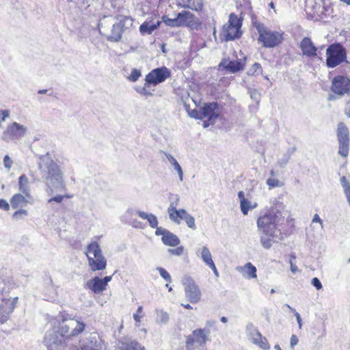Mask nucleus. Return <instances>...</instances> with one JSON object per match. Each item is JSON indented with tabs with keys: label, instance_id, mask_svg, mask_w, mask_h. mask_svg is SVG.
I'll return each instance as SVG.
<instances>
[{
	"label": "nucleus",
	"instance_id": "f257e3e1",
	"mask_svg": "<svg viewBox=\"0 0 350 350\" xmlns=\"http://www.w3.org/2000/svg\"><path fill=\"white\" fill-rule=\"evenodd\" d=\"M86 325L69 314L62 316V322L58 327L57 333L64 339H71L78 336L85 329Z\"/></svg>",
	"mask_w": 350,
	"mask_h": 350
},
{
	"label": "nucleus",
	"instance_id": "f03ea898",
	"mask_svg": "<svg viewBox=\"0 0 350 350\" xmlns=\"http://www.w3.org/2000/svg\"><path fill=\"white\" fill-rule=\"evenodd\" d=\"M85 255L88 265L92 271L103 270L107 267V260L103 255L100 245L97 242H92L87 246Z\"/></svg>",
	"mask_w": 350,
	"mask_h": 350
},
{
	"label": "nucleus",
	"instance_id": "7ed1b4c3",
	"mask_svg": "<svg viewBox=\"0 0 350 350\" xmlns=\"http://www.w3.org/2000/svg\"><path fill=\"white\" fill-rule=\"evenodd\" d=\"M39 169L43 174V177L51 182L62 183L63 174L58 164L49 157L41 158Z\"/></svg>",
	"mask_w": 350,
	"mask_h": 350
},
{
	"label": "nucleus",
	"instance_id": "20e7f679",
	"mask_svg": "<svg viewBox=\"0 0 350 350\" xmlns=\"http://www.w3.org/2000/svg\"><path fill=\"white\" fill-rule=\"evenodd\" d=\"M281 214L275 213L272 210L258 219L257 226L262 234L269 237H273L276 227L281 221Z\"/></svg>",
	"mask_w": 350,
	"mask_h": 350
},
{
	"label": "nucleus",
	"instance_id": "39448f33",
	"mask_svg": "<svg viewBox=\"0 0 350 350\" xmlns=\"http://www.w3.org/2000/svg\"><path fill=\"white\" fill-rule=\"evenodd\" d=\"M259 37L258 41L265 48H273L282 43L283 38L282 33L276 31H271L262 23H255Z\"/></svg>",
	"mask_w": 350,
	"mask_h": 350
},
{
	"label": "nucleus",
	"instance_id": "423d86ee",
	"mask_svg": "<svg viewBox=\"0 0 350 350\" xmlns=\"http://www.w3.org/2000/svg\"><path fill=\"white\" fill-rule=\"evenodd\" d=\"M242 21L234 14H230L228 21L223 26V33L226 41L239 38L242 35L241 27Z\"/></svg>",
	"mask_w": 350,
	"mask_h": 350
},
{
	"label": "nucleus",
	"instance_id": "0eeeda50",
	"mask_svg": "<svg viewBox=\"0 0 350 350\" xmlns=\"http://www.w3.org/2000/svg\"><path fill=\"white\" fill-rule=\"evenodd\" d=\"M326 64L329 68H334L346 61V51L339 44H331L326 50Z\"/></svg>",
	"mask_w": 350,
	"mask_h": 350
},
{
	"label": "nucleus",
	"instance_id": "6e6552de",
	"mask_svg": "<svg viewBox=\"0 0 350 350\" xmlns=\"http://www.w3.org/2000/svg\"><path fill=\"white\" fill-rule=\"evenodd\" d=\"M186 297L191 303H198L201 298V291L194 280L189 276L183 280Z\"/></svg>",
	"mask_w": 350,
	"mask_h": 350
},
{
	"label": "nucleus",
	"instance_id": "1a4fd4ad",
	"mask_svg": "<svg viewBox=\"0 0 350 350\" xmlns=\"http://www.w3.org/2000/svg\"><path fill=\"white\" fill-rule=\"evenodd\" d=\"M170 75V70L165 66L153 69L146 75L145 85H156L165 81Z\"/></svg>",
	"mask_w": 350,
	"mask_h": 350
},
{
	"label": "nucleus",
	"instance_id": "9d476101",
	"mask_svg": "<svg viewBox=\"0 0 350 350\" xmlns=\"http://www.w3.org/2000/svg\"><path fill=\"white\" fill-rule=\"evenodd\" d=\"M331 90L338 96L350 94V79L342 75L335 77L332 81Z\"/></svg>",
	"mask_w": 350,
	"mask_h": 350
},
{
	"label": "nucleus",
	"instance_id": "9b49d317",
	"mask_svg": "<svg viewBox=\"0 0 350 350\" xmlns=\"http://www.w3.org/2000/svg\"><path fill=\"white\" fill-rule=\"evenodd\" d=\"M180 27H187L191 29H198L201 22L198 17L189 11H182L178 14Z\"/></svg>",
	"mask_w": 350,
	"mask_h": 350
},
{
	"label": "nucleus",
	"instance_id": "f8f14e48",
	"mask_svg": "<svg viewBox=\"0 0 350 350\" xmlns=\"http://www.w3.org/2000/svg\"><path fill=\"white\" fill-rule=\"evenodd\" d=\"M246 331L249 335L250 339L253 344L259 346L264 350H268L270 346L266 338L263 337L256 327L250 323L246 326Z\"/></svg>",
	"mask_w": 350,
	"mask_h": 350
},
{
	"label": "nucleus",
	"instance_id": "ddd939ff",
	"mask_svg": "<svg viewBox=\"0 0 350 350\" xmlns=\"http://www.w3.org/2000/svg\"><path fill=\"white\" fill-rule=\"evenodd\" d=\"M25 133V128L17 122L10 124L3 132V139L6 141L21 138Z\"/></svg>",
	"mask_w": 350,
	"mask_h": 350
},
{
	"label": "nucleus",
	"instance_id": "4468645a",
	"mask_svg": "<svg viewBox=\"0 0 350 350\" xmlns=\"http://www.w3.org/2000/svg\"><path fill=\"white\" fill-rule=\"evenodd\" d=\"M109 282V276H105L103 279L96 276L86 282L85 288L94 293H100L106 289Z\"/></svg>",
	"mask_w": 350,
	"mask_h": 350
},
{
	"label": "nucleus",
	"instance_id": "2eb2a0df",
	"mask_svg": "<svg viewBox=\"0 0 350 350\" xmlns=\"http://www.w3.org/2000/svg\"><path fill=\"white\" fill-rule=\"evenodd\" d=\"M219 115V109L217 103H208L202 107V116L207 118L211 123H215Z\"/></svg>",
	"mask_w": 350,
	"mask_h": 350
},
{
	"label": "nucleus",
	"instance_id": "dca6fc26",
	"mask_svg": "<svg viewBox=\"0 0 350 350\" xmlns=\"http://www.w3.org/2000/svg\"><path fill=\"white\" fill-rule=\"evenodd\" d=\"M244 62L242 59L229 60L223 59L219 64V67H223L229 72L235 73L244 68Z\"/></svg>",
	"mask_w": 350,
	"mask_h": 350
},
{
	"label": "nucleus",
	"instance_id": "f3484780",
	"mask_svg": "<svg viewBox=\"0 0 350 350\" xmlns=\"http://www.w3.org/2000/svg\"><path fill=\"white\" fill-rule=\"evenodd\" d=\"M32 200V196L27 197L22 193H17L14 194L10 198V205L13 209L22 208L25 206L28 203H31Z\"/></svg>",
	"mask_w": 350,
	"mask_h": 350
},
{
	"label": "nucleus",
	"instance_id": "a211bd4d",
	"mask_svg": "<svg viewBox=\"0 0 350 350\" xmlns=\"http://www.w3.org/2000/svg\"><path fill=\"white\" fill-rule=\"evenodd\" d=\"M115 350H144V347L135 340L124 338L119 340Z\"/></svg>",
	"mask_w": 350,
	"mask_h": 350
},
{
	"label": "nucleus",
	"instance_id": "6ab92c4d",
	"mask_svg": "<svg viewBox=\"0 0 350 350\" xmlns=\"http://www.w3.org/2000/svg\"><path fill=\"white\" fill-rule=\"evenodd\" d=\"M300 48L305 56L313 57L317 55V47L309 38L306 37L301 40Z\"/></svg>",
	"mask_w": 350,
	"mask_h": 350
},
{
	"label": "nucleus",
	"instance_id": "aec40b11",
	"mask_svg": "<svg viewBox=\"0 0 350 350\" xmlns=\"http://www.w3.org/2000/svg\"><path fill=\"white\" fill-rule=\"evenodd\" d=\"M236 269L246 279L250 280L257 278L256 268L251 262H247L244 266L237 267Z\"/></svg>",
	"mask_w": 350,
	"mask_h": 350
},
{
	"label": "nucleus",
	"instance_id": "412c9836",
	"mask_svg": "<svg viewBox=\"0 0 350 350\" xmlns=\"http://www.w3.org/2000/svg\"><path fill=\"white\" fill-rule=\"evenodd\" d=\"M168 214L170 219L176 224H180V219L184 220L185 218L189 215L185 209H177L174 207L171 208V212H169Z\"/></svg>",
	"mask_w": 350,
	"mask_h": 350
},
{
	"label": "nucleus",
	"instance_id": "4be33fe9",
	"mask_svg": "<svg viewBox=\"0 0 350 350\" xmlns=\"http://www.w3.org/2000/svg\"><path fill=\"white\" fill-rule=\"evenodd\" d=\"M209 334L210 331L208 329H197L193 332V337L196 343L200 346H203L208 340Z\"/></svg>",
	"mask_w": 350,
	"mask_h": 350
},
{
	"label": "nucleus",
	"instance_id": "5701e85b",
	"mask_svg": "<svg viewBox=\"0 0 350 350\" xmlns=\"http://www.w3.org/2000/svg\"><path fill=\"white\" fill-rule=\"evenodd\" d=\"M18 190L27 197H31L29 189V181L28 177L25 174H22L18 177Z\"/></svg>",
	"mask_w": 350,
	"mask_h": 350
},
{
	"label": "nucleus",
	"instance_id": "b1692460",
	"mask_svg": "<svg viewBox=\"0 0 350 350\" xmlns=\"http://www.w3.org/2000/svg\"><path fill=\"white\" fill-rule=\"evenodd\" d=\"M124 21L120 20V21L113 25L112 35H111V41L118 42L122 37V33L124 31Z\"/></svg>",
	"mask_w": 350,
	"mask_h": 350
},
{
	"label": "nucleus",
	"instance_id": "393cba45",
	"mask_svg": "<svg viewBox=\"0 0 350 350\" xmlns=\"http://www.w3.org/2000/svg\"><path fill=\"white\" fill-rule=\"evenodd\" d=\"M337 137L338 143L343 142H349V130L343 123H340L338 125Z\"/></svg>",
	"mask_w": 350,
	"mask_h": 350
},
{
	"label": "nucleus",
	"instance_id": "a878e982",
	"mask_svg": "<svg viewBox=\"0 0 350 350\" xmlns=\"http://www.w3.org/2000/svg\"><path fill=\"white\" fill-rule=\"evenodd\" d=\"M18 299V298L17 297L13 298L2 297L0 307H2L3 309L6 310L7 311L8 309H10L12 313L16 308Z\"/></svg>",
	"mask_w": 350,
	"mask_h": 350
},
{
	"label": "nucleus",
	"instance_id": "bb28decb",
	"mask_svg": "<svg viewBox=\"0 0 350 350\" xmlns=\"http://www.w3.org/2000/svg\"><path fill=\"white\" fill-rule=\"evenodd\" d=\"M161 22L158 21L154 24H151L149 22H144L139 27V31L142 34H151L153 31L159 27Z\"/></svg>",
	"mask_w": 350,
	"mask_h": 350
},
{
	"label": "nucleus",
	"instance_id": "cd10ccee",
	"mask_svg": "<svg viewBox=\"0 0 350 350\" xmlns=\"http://www.w3.org/2000/svg\"><path fill=\"white\" fill-rule=\"evenodd\" d=\"M162 241L165 245L172 247L176 246L180 243L178 237L170 231L165 235V237H162Z\"/></svg>",
	"mask_w": 350,
	"mask_h": 350
},
{
	"label": "nucleus",
	"instance_id": "c85d7f7f",
	"mask_svg": "<svg viewBox=\"0 0 350 350\" xmlns=\"http://www.w3.org/2000/svg\"><path fill=\"white\" fill-rule=\"evenodd\" d=\"M164 154H165L166 158L167 159V160L169 161V162L170 163V164L173 166L174 170L177 172L180 181H183V172L181 166L179 165L178 161L176 160V159L172 155H171L170 154L166 153V152H165Z\"/></svg>",
	"mask_w": 350,
	"mask_h": 350
},
{
	"label": "nucleus",
	"instance_id": "c756f323",
	"mask_svg": "<svg viewBox=\"0 0 350 350\" xmlns=\"http://www.w3.org/2000/svg\"><path fill=\"white\" fill-rule=\"evenodd\" d=\"M343 192L347 198V201L350 206V182L346 178L345 176H342L340 179Z\"/></svg>",
	"mask_w": 350,
	"mask_h": 350
},
{
	"label": "nucleus",
	"instance_id": "7c9ffc66",
	"mask_svg": "<svg viewBox=\"0 0 350 350\" xmlns=\"http://www.w3.org/2000/svg\"><path fill=\"white\" fill-rule=\"evenodd\" d=\"M157 319L156 321L159 325H165L169 321L168 314L163 310H157Z\"/></svg>",
	"mask_w": 350,
	"mask_h": 350
},
{
	"label": "nucleus",
	"instance_id": "2f4dec72",
	"mask_svg": "<svg viewBox=\"0 0 350 350\" xmlns=\"http://www.w3.org/2000/svg\"><path fill=\"white\" fill-rule=\"evenodd\" d=\"M256 206V203L254 206H252L251 202L250 200H248L247 199L243 200L240 202L241 210L242 213L244 215H247L249 210L253 209Z\"/></svg>",
	"mask_w": 350,
	"mask_h": 350
},
{
	"label": "nucleus",
	"instance_id": "473e14b6",
	"mask_svg": "<svg viewBox=\"0 0 350 350\" xmlns=\"http://www.w3.org/2000/svg\"><path fill=\"white\" fill-rule=\"evenodd\" d=\"M201 258L206 265H208L213 261L211 252L206 246H204L202 248Z\"/></svg>",
	"mask_w": 350,
	"mask_h": 350
},
{
	"label": "nucleus",
	"instance_id": "72a5a7b5",
	"mask_svg": "<svg viewBox=\"0 0 350 350\" xmlns=\"http://www.w3.org/2000/svg\"><path fill=\"white\" fill-rule=\"evenodd\" d=\"M338 154L343 157H347L349 154V142H339Z\"/></svg>",
	"mask_w": 350,
	"mask_h": 350
},
{
	"label": "nucleus",
	"instance_id": "f704fd0d",
	"mask_svg": "<svg viewBox=\"0 0 350 350\" xmlns=\"http://www.w3.org/2000/svg\"><path fill=\"white\" fill-rule=\"evenodd\" d=\"M162 19H163V21L164 22V23L167 26L172 27H180L179 21L178 19V14H176V16L174 18H170L166 16H163Z\"/></svg>",
	"mask_w": 350,
	"mask_h": 350
},
{
	"label": "nucleus",
	"instance_id": "c9c22d12",
	"mask_svg": "<svg viewBox=\"0 0 350 350\" xmlns=\"http://www.w3.org/2000/svg\"><path fill=\"white\" fill-rule=\"evenodd\" d=\"M169 200L170 201V204L167 208V213L171 212V208L172 207L176 208L179 204L180 196L178 194H170Z\"/></svg>",
	"mask_w": 350,
	"mask_h": 350
},
{
	"label": "nucleus",
	"instance_id": "e433bc0d",
	"mask_svg": "<svg viewBox=\"0 0 350 350\" xmlns=\"http://www.w3.org/2000/svg\"><path fill=\"white\" fill-rule=\"evenodd\" d=\"M10 309H8L7 311L6 310L3 309L2 307H0V323H5L10 319Z\"/></svg>",
	"mask_w": 350,
	"mask_h": 350
},
{
	"label": "nucleus",
	"instance_id": "4c0bfd02",
	"mask_svg": "<svg viewBox=\"0 0 350 350\" xmlns=\"http://www.w3.org/2000/svg\"><path fill=\"white\" fill-rule=\"evenodd\" d=\"M291 153H286L284 154L282 158L279 159L278 161V163L279 166L282 168H284L286 166V165L288 163V161L291 159Z\"/></svg>",
	"mask_w": 350,
	"mask_h": 350
},
{
	"label": "nucleus",
	"instance_id": "58836bf2",
	"mask_svg": "<svg viewBox=\"0 0 350 350\" xmlns=\"http://www.w3.org/2000/svg\"><path fill=\"white\" fill-rule=\"evenodd\" d=\"M267 185L269 186V189H273L275 187H281L283 186V183L280 182L277 178H268L267 180Z\"/></svg>",
	"mask_w": 350,
	"mask_h": 350
},
{
	"label": "nucleus",
	"instance_id": "ea45409f",
	"mask_svg": "<svg viewBox=\"0 0 350 350\" xmlns=\"http://www.w3.org/2000/svg\"><path fill=\"white\" fill-rule=\"evenodd\" d=\"M157 270L159 272L161 278H163L166 282H172V278L170 273L163 267H157Z\"/></svg>",
	"mask_w": 350,
	"mask_h": 350
},
{
	"label": "nucleus",
	"instance_id": "a19ab883",
	"mask_svg": "<svg viewBox=\"0 0 350 350\" xmlns=\"http://www.w3.org/2000/svg\"><path fill=\"white\" fill-rule=\"evenodd\" d=\"M203 6L202 0H192L190 6L188 8L189 9L199 11L201 10Z\"/></svg>",
	"mask_w": 350,
	"mask_h": 350
},
{
	"label": "nucleus",
	"instance_id": "79ce46f5",
	"mask_svg": "<svg viewBox=\"0 0 350 350\" xmlns=\"http://www.w3.org/2000/svg\"><path fill=\"white\" fill-rule=\"evenodd\" d=\"M267 237V235L262 234L260 236V243L264 248L269 249L272 245V243L271 240Z\"/></svg>",
	"mask_w": 350,
	"mask_h": 350
},
{
	"label": "nucleus",
	"instance_id": "37998d69",
	"mask_svg": "<svg viewBox=\"0 0 350 350\" xmlns=\"http://www.w3.org/2000/svg\"><path fill=\"white\" fill-rule=\"evenodd\" d=\"M138 211L139 210H135L133 208H128L124 215L125 219H126L127 221L133 219V217L137 215V212H138Z\"/></svg>",
	"mask_w": 350,
	"mask_h": 350
},
{
	"label": "nucleus",
	"instance_id": "c03bdc74",
	"mask_svg": "<svg viewBox=\"0 0 350 350\" xmlns=\"http://www.w3.org/2000/svg\"><path fill=\"white\" fill-rule=\"evenodd\" d=\"M184 221H185L187 226L193 229V230H196V224H195V218L191 215H188L184 219Z\"/></svg>",
	"mask_w": 350,
	"mask_h": 350
},
{
	"label": "nucleus",
	"instance_id": "a18cd8bd",
	"mask_svg": "<svg viewBox=\"0 0 350 350\" xmlns=\"http://www.w3.org/2000/svg\"><path fill=\"white\" fill-rule=\"evenodd\" d=\"M146 220L152 228H155L158 226V219L152 213H150L149 217Z\"/></svg>",
	"mask_w": 350,
	"mask_h": 350
},
{
	"label": "nucleus",
	"instance_id": "49530a36",
	"mask_svg": "<svg viewBox=\"0 0 350 350\" xmlns=\"http://www.w3.org/2000/svg\"><path fill=\"white\" fill-rule=\"evenodd\" d=\"M28 214L27 211L23 208H18L16 211L13 213L12 217L14 219H19L22 217L23 216H27Z\"/></svg>",
	"mask_w": 350,
	"mask_h": 350
},
{
	"label": "nucleus",
	"instance_id": "de8ad7c7",
	"mask_svg": "<svg viewBox=\"0 0 350 350\" xmlns=\"http://www.w3.org/2000/svg\"><path fill=\"white\" fill-rule=\"evenodd\" d=\"M128 224L135 228H139V229L145 228V224H144L142 222H141L135 219H133L131 221H128Z\"/></svg>",
	"mask_w": 350,
	"mask_h": 350
},
{
	"label": "nucleus",
	"instance_id": "09e8293b",
	"mask_svg": "<svg viewBox=\"0 0 350 350\" xmlns=\"http://www.w3.org/2000/svg\"><path fill=\"white\" fill-rule=\"evenodd\" d=\"M140 76H141L140 70L135 68V69L132 70L130 76L129 77V79L131 81L135 82L138 80V79Z\"/></svg>",
	"mask_w": 350,
	"mask_h": 350
},
{
	"label": "nucleus",
	"instance_id": "8fccbe9b",
	"mask_svg": "<svg viewBox=\"0 0 350 350\" xmlns=\"http://www.w3.org/2000/svg\"><path fill=\"white\" fill-rule=\"evenodd\" d=\"M184 247L183 246L178 247L176 249H168L167 252L171 255L181 256L183 253Z\"/></svg>",
	"mask_w": 350,
	"mask_h": 350
},
{
	"label": "nucleus",
	"instance_id": "3c124183",
	"mask_svg": "<svg viewBox=\"0 0 350 350\" xmlns=\"http://www.w3.org/2000/svg\"><path fill=\"white\" fill-rule=\"evenodd\" d=\"M72 196H70V195H66V196H61V195H58V196H56L53 198H51L49 200V202H56L57 203H60L63 201L64 198H72Z\"/></svg>",
	"mask_w": 350,
	"mask_h": 350
},
{
	"label": "nucleus",
	"instance_id": "603ef678",
	"mask_svg": "<svg viewBox=\"0 0 350 350\" xmlns=\"http://www.w3.org/2000/svg\"><path fill=\"white\" fill-rule=\"evenodd\" d=\"M189 116L191 118H194L196 119H203V116H202V107L200 108V110L193 109L189 113Z\"/></svg>",
	"mask_w": 350,
	"mask_h": 350
},
{
	"label": "nucleus",
	"instance_id": "864d4df0",
	"mask_svg": "<svg viewBox=\"0 0 350 350\" xmlns=\"http://www.w3.org/2000/svg\"><path fill=\"white\" fill-rule=\"evenodd\" d=\"M250 97L252 100L258 102L260 98V94L256 90H251L250 91Z\"/></svg>",
	"mask_w": 350,
	"mask_h": 350
},
{
	"label": "nucleus",
	"instance_id": "5fc2aeb1",
	"mask_svg": "<svg viewBox=\"0 0 350 350\" xmlns=\"http://www.w3.org/2000/svg\"><path fill=\"white\" fill-rule=\"evenodd\" d=\"M143 311L142 306H139L136 312L133 314V319L137 323H139L141 321L142 317L139 315Z\"/></svg>",
	"mask_w": 350,
	"mask_h": 350
},
{
	"label": "nucleus",
	"instance_id": "6e6d98bb",
	"mask_svg": "<svg viewBox=\"0 0 350 350\" xmlns=\"http://www.w3.org/2000/svg\"><path fill=\"white\" fill-rule=\"evenodd\" d=\"M10 204L4 199H0V209L8 211L10 208Z\"/></svg>",
	"mask_w": 350,
	"mask_h": 350
},
{
	"label": "nucleus",
	"instance_id": "4d7b16f0",
	"mask_svg": "<svg viewBox=\"0 0 350 350\" xmlns=\"http://www.w3.org/2000/svg\"><path fill=\"white\" fill-rule=\"evenodd\" d=\"M3 163L5 167L10 170L13 164V162L8 155H5L3 158Z\"/></svg>",
	"mask_w": 350,
	"mask_h": 350
},
{
	"label": "nucleus",
	"instance_id": "13d9d810",
	"mask_svg": "<svg viewBox=\"0 0 350 350\" xmlns=\"http://www.w3.org/2000/svg\"><path fill=\"white\" fill-rule=\"evenodd\" d=\"M311 284L314 286L317 290H320L322 288L323 286L321 281L317 278H314L312 279Z\"/></svg>",
	"mask_w": 350,
	"mask_h": 350
},
{
	"label": "nucleus",
	"instance_id": "bf43d9fd",
	"mask_svg": "<svg viewBox=\"0 0 350 350\" xmlns=\"http://www.w3.org/2000/svg\"><path fill=\"white\" fill-rule=\"evenodd\" d=\"M155 234L158 236L161 235L162 237H165V235L169 232L167 230L157 226Z\"/></svg>",
	"mask_w": 350,
	"mask_h": 350
},
{
	"label": "nucleus",
	"instance_id": "052dcab7",
	"mask_svg": "<svg viewBox=\"0 0 350 350\" xmlns=\"http://www.w3.org/2000/svg\"><path fill=\"white\" fill-rule=\"evenodd\" d=\"M298 341H299V340H298L297 336L296 335L293 334L291 336V340H290V346H291V347L292 349H293L294 347L297 345Z\"/></svg>",
	"mask_w": 350,
	"mask_h": 350
},
{
	"label": "nucleus",
	"instance_id": "680f3d73",
	"mask_svg": "<svg viewBox=\"0 0 350 350\" xmlns=\"http://www.w3.org/2000/svg\"><path fill=\"white\" fill-rule=\"evenodd\" d=\"M180 2L178 3V6H180L184 8H188L190 6V4L192 0H180Z\"/></svg>",
	"mask_w": 350,
	"mask_h": 350
},
{
	"label": "nucleus",
	"instance_id": "e2e57ef3",
	"mask_svg": "<svg viewBox=\"0 0 350 350\" xmlns=\"http://www.w3.org/2000/svg\"><path fill=\"white\" fill-rule=\"evenodd\" d=\"M149 85H145L144 84V88H140L139 89H137V91L141 94H143V95H151V94L150 92H148L146 90V87H148Z\"/></svg>",
	"mask_w": 350,
	"mask_h": 350
},
{
	"label": "nucleus",
	"instance_id": "0e129e2a",
	"mask_svg": "<svg viewBox=\"0 0 350 350\" xmlns=\"http://www.w3.org/2000/svg\"><path fill=\"white\" fill-rule=\"evenodd\" d=\"M137 213L140 218L146 220L149 217L150 215V213L139 210L138 211V212H137Z\"/></svg>",
	"mask_w": 350,
	"mask_h": 350
},
{
	"label": "nucleus",
	"instance_id": "69168bd1",
	"mask_svg": "<svg viewBox=\"0 0 350 350\" xmlns=\"http://www.w3.org/2000/svg\"><path fill=\"white\" fill-rule=\"evenodd\" d=\"M295 316L296 317L297 323L299 325V328L301 329L302 327V321L300 314L297 312L295 313Z\"/></svg>",
	"mask_w": 350,
	"mask_h": 350
},
{
	"label": "nucleus",
	"instance_id": "338daca9",
	"mask_svg": "<svg viewBox=\"0 0 350 350\" xmlns=\"http://www.w3.org/2000/svg\"><path fill=\"white\" fill-rule=\"evenodd\" d=\"M312 222H318L321 224V227H323V221L320 218L318 214H315L312 219Z\"/></svg>",
	"mask_w": 350,
	"mask_h": 350
},
{
	"label": "nucleus",
	"instance_id": "774afa93",
	"mask_svg": "<svg viewBox=\"0 0 350 350\" xmlns=\"http://www.w3.org/2000/svg\"><path fill=\"white\" fill-rule=\"evenodd\" d=\"M260 68H261L260 64L256 62V63L254 64V65L252 66V68L250 69V72H251L252 74H253L255 72H256L258 69H259Z\"/></svg>",
	"mask_w": 350,
	"mask_h": 350
}]
</instances>
